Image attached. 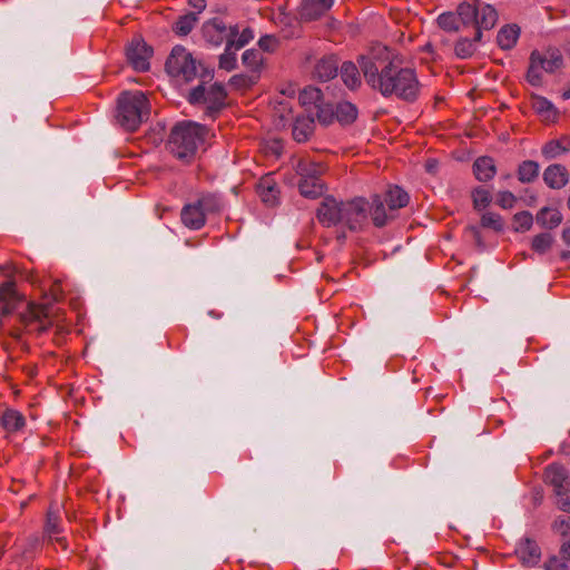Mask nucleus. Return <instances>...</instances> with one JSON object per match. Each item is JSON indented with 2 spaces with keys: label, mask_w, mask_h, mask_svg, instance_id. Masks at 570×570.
<instances>
[{
  "label": "nucleus",
  "mask_w": 570,
  "mask_h": 570,
  "mask_svg": "<svg viewBox=\"0 0 570 570\" xmlns=\"http://www.w3.org/2000/svg\"><path fill=\"white\" fill-rule=\"evenodd\" d=\"M542 72L543 69L530 56L527 71V81L533 87H540L543 81Z\"/></svg>",
  "instance_id": "nucleus-42"
},
{
  "label": "nucleus",
  "mask_w": 570,
  "mask_h": 570,
  "mask_svg": "<svg viewBox=\"0 0 570 570\" xmlns=\"http://www.w3.org/2000/svg\"><path fill=\"white\" fill-rule=\"evenodd\" d=\"M151 55V48L140 38H134L126 50L127 60L136 71L149 69Z\"/></svg>",
  "instance_id": "nucleus-14"
},
{
  "label": "nucleus",
  "mask_w": 570,
  "mask_h": 570,
  "mask_svg": "<svg viewBox=\"0 0 570 570\" xmlns=\"http://www.w3.org/2000/svg\"><path fill=\"white\" fill-rule=\"evenodd\" d=\"M423 50H424V51H426V52H429V53H431V55L434 52L432 43H426V45L423 47Z\"/></svg>",
  "instance_id": "nucleus-56"
},
{
  "label": "nucleus",
  "mask_w": 570,
  "mask_h": 570,
  "mask_svg": "<svg viewBox=\"0 0 570 570\" xmlns=\"http://www.w3.org/2000/svg\"><path fill=\"white\" fill-rule=\"evenodd\" d=\"M1 424L8 432H18L24 426L26 419L17 410H7L1 416Z\"/></svg>",
  "instance_id": "nucleus-31"
},
{
  "label": "nucleus",
  "mask_w": 570,
  "mask_h": 570,
  "mask_svg": "<svg viewBox=\"0 0 570 570\" xmlns=\"http://www.w3.org/2000/svg\"><path fill=\"white\" fill-rule=\"evenodd\" d=\"M337 239L338 240H344L345 239V234H338L337 235Z\"/></svg>",
  "instance_id": "nucleus-62"
},
{
  "label": "nucleus",
  "mask_w": 570,
  "mask_h": 570,
  "mask_svg": "<svg viewBox=\"0 0 570 570\" xmlns=\"http://www.w3.org/2000/svg\"><path fill=\"white\" fill-rule=\"evenodd\" d=\"M544 481L553 487L558 508L570 513V476L567 470L560 464H550L544 470Z\"/></svg>",
  "instance_id": "nucleus-7"
},
{
  "label": "nucleus",
  "mask_w": 570,
  "mask_h": 570,
  "mask_svg": "<svg viewBox=\"0 0 570 570\" xmlns=\"http://www.w3.org/2000/svg\"><path fill=\"white\" fill-rule=\"evenodd\" d=\"M570 151V136H562L559 139H552L546 142L541 154L546 159H554L564 153Z\"/></svg>",
  "instance_id": "nucleus-26"
},
{
  "label": "nucleus",
  "mask_w": 570,
  "mask_h": 570,
  "mask_svg": "<svg viewBox=\"0 0 570 570\" xmlns=\"http://www.w3.org/2000/svg\"><path fill=\"white\" fill-rule=\"evenodd\" d=\"M298 100L302 106H313L315 109L323 101V95L316 87H306L299 92Z\"/></svg>",
  "instance_id": "nucleus-34"
},
{
  "label": "nucleus",
  "mask_w": 570,
  "mask_h": 570,
  "mask_svg": "<svg viewBox=\"0 0 570 570\" xmlns=\"http://www.w3.org/2000/svg\"><path fill=\"white\" fill-rule=\"evenodd\" d=\"M19 322L29 331L32 330L33 325H37L36 331L39 333L45 332L51 325L49 321V305L29 303L27 309L19 314Z\"/></svg>",
  "instance_id": "nucleus-12"
},
{
  "label": "nucleus",
  "mask_w": 570,
  "mask_h": 570,
  "mask_svg": "<svg viewBox=\"0 0 570 570\" xmlns=\"http://www.w3.org/2000/svg\"><path fill=\"white\" fill-rule=\"evenodd\" d=\"M544 570H569V567L558 557H550L543 566Z\"/></svg>",
  "instance_id": "nucleus-49"
},
{
  "label": "nucleus",
  "mask_w": 570,
  "mask_h": 570,
  "mask_svg": "<svg viewBox=\"0 0 570 570\" xmlns=\"http://www.w3.org/2000/svg\"><path fill=\"white\" fill-rule=\"evenodd\" d=\"M338 60L335 56H324L314 67V77L321 81L333 79L337 75Z\"/></svg>",
  "instance_id": "nucleus-22"
},
{
  "label": "nucleus",
  "mask_w": 570,
  "mask_h": 570,
  "mask_svg": "<svg viewBox=\"0 0 570 570\" xmlns=\"http://www.w3.org/2000/svg\"><path fill=\"white\" fill-rule=\"evenodd\" d=\"M227 92L220 83H214L208 89L204 85L195 87L188 97L190 104L204 102L207 105V114L213 116L225 106Z\"/></svg>",
  "instance_id": "nucleus-9"
},
{
  "label": "nucleus",
  "mask_w": 570,
  "mask_h": 570,
  "mask_svg": "<svg viewBox=\"0 0 570 570\" xmlns=\"http://www.w3.org/2000/svg\"><path fill=\"white\" fill-rule=\"evenodd\" d=\"M197 22V16L194 12L180 16L174 24V31L179 36H187Z\"/></svg>",
  "instance_id": "nucleus-37"
},
{
  "label": "nucleus",
  "mask_w": 570,
  "mask_h": 570,
  "mask_svg": "<svg viewBox=\"0 0 570 570\" xmlns=\"http://www.w3.org/2000/svg\"><path fill=\"white\" fill-rule=\"evenodd\" d=\"M258 46L263 51L273 52L278 46V40L274 36L266 35L259 39Z\"/></svg>",
  "instance_id": "nucleus-48"
},
{
  "label": "nucleus",
  "mask_w": 570,
  "mask_h": 570,
  "mask_svg": "<svg viewBox=\"0 0 570 570\" xmlns=\"http://www.w3.org/2000/svg\"><path fill=\"white\" fill-rule=\"evenodd\" d=\"M551 529L553 532L568 537L570 535V515L569 517H558L551 524Z\"/></svg>",
  "instance_id": "nucleus-45"
},
{
  "label": "nucleus",
  "mask_w": 570,
  "mask_h": 570,
  "mask_svg": "<svg viewBox=\"0 0 570 570\" xmlns=\"http://www.w3.org/2000/svg\"><path fill=\"white\" fill-rule=\"evenodd\" d=\"M472 200L474 209L482 210L490 205L492 196L487 188L479 186L472 190Z\"/></svg>",
  "instance_id": "nucleus-39"
},
{
  "label": "nucleus",
  "mask_w": 570,
  "mask_h": 570,
  "mask_svg": "<svg viewBox=\"0 0 570 570\" xmlns=\"http://www.w3.org/2000/svg\"><path fill=\"white\" fill-rule=\"evenodd\" d=\"M242 61L250 71H258L263 63V56L257 49H247L242 56Z\"/></svg>",
  "instance_id": "nucleus-38"
},
{
  "label": "nucleus",
  "mask_w": 570,
  "mask_h": 570,
  "mask_svg": "<svg viewBox=\"0 0 570 570\" xmlns=\"http://www.w3.org/2000/svg\"><path fill=\"white\" fill-rule=\"evenodd\" d=\"M0 272L6 276H11L13 267L10 264H4L0 266Z\"/></svg>",
  "instance_id": "nucleus-52"
},
{
  "label": "nucleus",
  "mask_w": 570,
  "mask_h": 570,
  "mask_svg": "<svg viewBox=\"0 0 570 570\" xmlns=\"http://www.w3.org/2000/svg\"><path fill=\"white\" fill-rule=\"evenodd\" d=\"M306 184L308 185V189H312L313 180H312V179H308V181H306Z\"/></svg>",
  "instance_id": "nucleus-63"
},
{
  "label": "nucleus",
  "mask_w": 570,
  "mask_h": 570,
  "mask_svg": "<svg viewBox=\"0 0 570 570\" xmlns=\"http://www.w3.org/2000/svg\"><path fill=\"white\" fill-rule=\"evenodd\" d=\"M244 78L242 76H233L230 78L232 85H240L243 82Z\"/></svg>",
  "instance_id": "nucleus-54"
},
{
  "label": "nucleus",
  "mask_w": 570,
  "mask_h": 570,
  "mask_svg": "<svg viewBox=\"0 0 570 570\" xmlns=\"http://www.w3.org/2000/svg\"><path fill=\"white\" fill-rule=\"evenodd\" d=\"M117 119L122 128L135 131L149 115V102L141 91H125L118 98Z\"/></svg>",
  "instance_id": "nucleus-5"
},
{
  "label": "nucleus",
  "mask_w": 570,
  "mask_h": 570,
  "mask_svg": "<svg viewBox=\"0 0 570 570\" xmlns=\"http://www.w3.org/2000/svg\"><path fill=\"white\" fill-rule=\"evenodd\" d=\"M262 202L267 206H275L278 202L279 190L272 175L262 177L256 187Z\"/></svg>",
  "instance_id": "nucleus-19"
},
{
  "label": "nucleus",
  "mask_w": 570,
  "mask_h": 570,
  "mask_svg": "<svg viewBox=\"0 0 570 570\" xmlns=\"http://www.w3.org/2000/svg\"><path fill=\"white\" fill-rule=\"evenodd\" d=\"M533 217L529 212H520L513 216V228L515 232H527L532 227Z\"/></svg>",
  "instance_id": "nucleus-43"
},
{
  "label": "nucleus",
  "mask_w": 570,
  "mask_h": 570,
  "mask_svg": "<svg viewBox=\"0 0 570 570\" xmlns=\"http://www.w3.org/2000/svg\"><path fill=\"white\" fill-rule=\"evenodd\" d=\"M470 229L475 235V237H479V230L475 227H471Z\"/></svg>",
  "instance_id": "nucleus-61"
},
{
  "label": "nucleus",
  "mask_w": 570,
  "mask_h": 570,
  "mask_svg": "<svg viewBox=\"0 0 570 570\" xmlns=\"http://www.w3.org/2000/svg\"><path fill=\"white\" fill-rule=\"evenodd\" d=\"M562 239L567 245H570V225H568L563 228Z\"/></svg>",
  "instance_id": "nucleus-51"
},
{
  "label": "nucleus",
  "mask_w": 570,
  "mask_h": 570,
  "mask_svg": "<svg viewBox=\"0 0 570 570\" xmlns=\"http://www.w3.org/2000/svg\"><path fill=\"white\" fill-rule=\"evenodd\" d=\"M540 171V166L534 160H524L518 167V179L523 184H530L534 181Z\"/></svg>",
  "instance_id": "nucleus-32"
},
{
  "label": "nucleus",
  "mask_w": 570,
  "mask_h": 570,
  "mask_svg": "<svg viewBox=\"0 0 570 570\" xmlns=\"http://www.w3.org/2000/svg\"><path fill=\"white\" fill-rule=\"evenodd\" d=\"M341 78L345 86L351 90L357 89L362 81L358 68L351 61H345L341 67Z\"/></svg>",
  "instance_id": "nucleus-29"
},
{
  "label": "nucleus",
  "mask_w": 570,
  "mask_h": 570,
  "mask_svg": "<svg viewBox=\"0 0 570 570\" xmlns=\"http://www.w3.org/2000/svg\"><path fill=\"white\" fill-rule=\"evenodd\" d=\"M517 203V197L511 191H499L497 194V204L503 209H511Z\"/></svg>",
  "instance_id": "nucleus-47"
},
{
  "label": "nucleus",
  "mask_w": 570,
  "mask_h": 570,
  "mask_svg": "<svg viewBox=\"0 0 570 570\" xmlns=\"http://www.w3.org/2000/svg\"><path fill=\"white\" fill-rule=\"evenodd\" d=\"M552 244H553L552 235L549 233H541L533 237L532 243H531V248L535 253L543 255L551 248Z\"/></svg>",
  "instance_id": "nucleus-40"
},
{
  "label": "nucleus",
  "mask_w": 570,
  "mask_h": 570,
  "mask_svg": "<svg viewBox=\"0 0 570 570\" xmlns=\"http://www.w3.org/2000/svg\"><path fill=\"white\" fill-rule=\"evenodd\" d=\"M560 554L563 559H567L570 561V541L568 542H564L562 546H561V549H560Z\"/></svg>",
  "instance_id": "nucleus-50"
},
{
  "label": "nucleus",
  "mask_w": 570,
  "mask_h": 570,
  "mask_svg": "<svg viewBox=\"0 0 570 570\" xmlns=\"http://www.w3.org/2000/svg\"><path fill=\"white\" fill-rule=\"evenodd\" d=\"M562 98L564 100L570 99V87L562 92Z\"/></svg>",
  "instance_id": "nucleus-58"
},
{
  "label": "nucleus",
  "mask_w": 570,
  "mask_h": 570,
  "mask_svg": "<svg viewBox=\"0 0 570 570\" xmlns=\"http://www.w3.org/2000/svg\"><path fill=\"white\" fill-rule=\"evenodd\" d=\"M537 223L548 229H553L558 227L562 222V215L558 209H551L548 207H543L537 214Z\"/></svg>",
  "instance_id": "nucleus-30"
},
{
  "label": "nucleus",
  "mask_w": 570,
  "mask_h": 570,
  "mask_svg": "<svg viewBox=\"0 0 570 570\" xmlns=\"http://www.w3.org/2000/svg\"><path fill=\"white\" fill-rule=\"evenodd\" d=\"M530 56L546 72H554L563 65L562 55L558 49H548L543 52L534 50Z\"/></svg>",
  "instance_id": "nucleus-18"
},
{
  "label": "nucleus",
  "mask_w": 570,
  "mask_h": 570,
  "mask_svg": "<svg viewBox=\"0 0 570 570\" xmlns=\"http://www.w3.org/2000/svg\"><path fill=\"white\" fill-rule=\"evenodd\" d=\"M207 130L204 126L194 122L176 125L167 142L169 151L177 159L190 161L200 144L204 142Z\"/></svg>",
  "instance_id": "nucleus-4"
},
{
  "label": "nucleus",
  "mask_w": 570,
  "mask_h": 570,
  "mask_svg": "<svg viewBox=\"0 0 570 570\" xmlns=\"http://www.w3.org/2000/svg\"><path fill=\"white\" fill-rule=\"evenodd\" d=\"M357 117V109L356 107L347 101H343L336 105L335 107V118L341 124H351L353 122Z\"/></svg>",
  "instance_id": "nucleus-33"
},
{
  "label": "nucleus",
  "mask_w": 570,
  "mask_h": 570,
  "mask_svg": "<svg viewBox=\"0 0 570 570\" xmlns=\"http://www.w3.org/2000/svg\"><path fill=\"white\" fill-rule=\"evenodd\" d=\"M196 203L199 205L205 216L210 213H218L223 208L222 199L214 194L203 195Z\"/></svg>",
  "instance_id": "nucleus-36"
},
{
  "label": "nucleus",
  "mask_w": 570,
  "mask_h": 570,
  "mask_svg": "<svg viewBox=\"0 0 570 570\" xmlns=\"http://www.w3.org/2000/svg\"><path fill=\"white\" fill-rule=\"evenodd\" d=\"M315 118L312 115L299 116L295 119L293 125L292 135L297 142L307 141L314 132Z\"/></svg>",
  "instance_id": "nucleus-23"
},
{
  "label": "nucleus",
  "mask_w": 570,
  "mask_h": 570,
  "mask_svg": "<svg viewBox=\"0 0 570 570\" xmlns=\"http://www.w3.org/2000/svg\"><path fill=\"white\" fill-rule=\"evenodd\" d=\"M9 334L12 337L19 338L21 336V328H12L10 330Z\"/></svg>",
  "instance_id": "nucleus-55"
},
{
  "label": "nucleus",
  "mask_w": 570,
  "mask_h": 570,
  "mask_svg": "<svg viewBox=\"0 0 570 570\" xmlns=\"http://www.w3.org/2000/svg\"><path fill=\"white\" fill-rule=\"evenodd\" d=\"M368 202V216L375 227L382 228L395 218L393 213H390L386 203L383 200V196L375 194L371 196Z\"/></svg>",
  "instance_id": "nucleus-15"
},
{
  "label": "nucleus",
  "mask_w": 570,
  "mask_h": 570,
  "mask_svg": "<svg viewBox=\"0 0 570 570\" xmlns=\"http://www.w3.org/2000/svg\"><path fill=\"white\" fill-rule=\"evenodd\" d=\"M438 24L439 27L449 32H456L460 30V27L462 26L461 19L459 13L453 12H444L438 17Z\"/></svg>",
  "instance_id": "nucleus-35"
},
{
  "label": "nucleus",
  "mask_w": 570,
  "mask_h": 570,
  "mask_svg": "<svg viewBox=\"0 0 570 570\" xmlns=\"http://www.w3.org/2000/svg\"><path fill=\"white\" fill-rule=\"evenodd\" d=\"M435 166H436L435 163H431V161L426 163V169L431 173L434 170Z\"/></svg>",
  "instance_id": "nucleus-57"
},
{
  "label": "nucleus",
  "mask_w": 570,
  "mask_h": 570,
  "mask_svg": "<svg viewBox=\"0 0 570 570\" xmlns=\"http://www.w3.org/2000/svg\"><path fill=\"white\" fill-rule=\"evenodd\" d=\"M520 36V28L517 24H508L502 27L497 36V42L501 49H512Z\"/></svg>",
  "instance_id": "nucleus-28"
},
{
  "label": "nucleus",
  "mask_w": 570,
  "mask_h": 570,
  "mask_svg": "<svg viewBox=\"0 0 570 570\" xmlns=\"http://www.w3.org/2000/svg\"><path fill=\"white\" fill-rule=\"evenodd\" d=\"M334 0H302L299 17L305 21H313L322 17L333 6Z\"/></svg>",
  "instance_id": "nucleus-17"
},
{
  "label": "nucleus",
  "mask_w": 570,
  "mask_h": 570,
  "mask_svg": "<svg viewBox=\"0 0 570 570\" xmlns=\"http://www.w3.org/2000/svg\"><path fill=\"white\" fill-rule=\"evenodd\" d=\"M242 29L239 24L227 26L223 19L213 18L204 22L202 33L205 41L214 47H219L224 42L237 39Z\"/></svg>",
  "instance_id": "nucleus-10"
},
{
  "label": "nucleus",
  "mask_w": 570,
  "mask_h": 570,
  "mask_svg": "<svg viewBox=\"0 0 570 570\" xmlns=\"http://www.w3.org/2000/svg\"><path fill=\"white\" fill-rule=\"evenodd\" d=\"M209 314H210L212 316H216V317H219V316H220V315L216 314L214 311H210V312H209Z\"/></svg>",
  "instance_id": "nucleus-64"
},
{
  "label": "nucleus",
  "mask_w": 570,
  "mask_h": 570,
  "mask_svg": "<svg viewBox=\"0 0 570 570\" xmlns=\"http://www.w3.org/2000/svg\"><path fill=\"white\" fill-rule=\"evenodd\" d=\"M481 225L485 228H491L495 232L503 229V220L499 214L485 213L481 217Z\"/></svg>",
  "instance_id": "nucleus-44"
},
{
  "label": "nucleus",
  "mask_w": 570,
  "mask_h": 570,
  "mask_svg": "<svg viewBox=\"0 0 570 570\" xmlns=\"http://www.w3.org/2000/svg\"><path fill=\"white\" fill-rule=\"evenodd\" d=\"M180 217L183 224L190 229H199L206 223V216L197 203L185 205Z\"/></svg>",
  "instance_id": "nucleus-21"
},
{
  "label": "nucleus",
  "mask_w": 570,
  "mask_h": 570,
  "mask_svg": "<svg viewBox=\"0 0 570 570\" xmlns=\"http://www.w3.org/2000/svg\"><path fill=\"white\" fill-rule=\"evenodd\" d=\"M166 71L175 78L186 82L193 80L197 75L196 61L184 47L176 46L166 60Z\"/></svg>",
  "instance_id": "nucleus-8"
},
{
  "label": "nucleus",
  "mask_w": 570,
  "mask_h": 570,
  "mask_svg": "<svg viewBox=\"0 0 570 570\" xmlns=\"http://www.w3.org/2000/svg\"><path fill=\"white\" fill-rule=\"evenodd\" d=\"M462 27H472L473 38H460L454 46L455 56L468 59L476 51L478 43L482 40V31L491 30L498 22V12L491 6L481 0H469L458 6Z\"/></svg>",
  "instance_id": "nucleus-2"
},
{
  "label": "nucleus",
  "mask_w": 570,
  "mask_h": 570,
  "mask_svg": "<svg viewBox=\"0 0 570 570\" xmlns=\"http://www.w3.org/2000/svg\"><path fill=\"white\" fill-rule=\"evenodd\" d=\"M23 299V296L17 291L14 279H8L0 284V328L4 326L6 318L18 308Z\"/></svg>",
  "instance_id": "nucleus-13"
},
{
  "label": "nucleus",
  "mask_w": 570,
  "mask_h": 570,
  "mask_svg": "<svg viewBox=\"0 0 570 570\" xmlns=\"http://www.w3.org/2000/svg\"><path fill=\"white\" fill-rule=\"evenodd\" d=\"M561 258L562 259H569L570 258V250H564L561 253Z\"/></svg>",
  "instance_id": "nucleus-59"
},
{
  "label": "nucleus",
  "mask_w": 570,
  "mask_h": 570,
  "mask_svg": "<svg viewBox=\"0 0 570 570\" xmlns=\"http://www.w3.org/2000/svg\"><path fill=\"white\" fill-rule=\"evenodd\" d=\"M254 37V31L250 27L242 28L237 39L227 42L224 52L219 56L218 67L226 71L234 70L237 67L236 52L249 43Z\"/></svg>",
  "instance_id": "nucleus-11"
},
{
  "label": "nucleus",
  "mask_w": 570,
  "mask_h": 570,
  "mask_svg": "<svg viewBox=\"0 0 570 570\" xmlns=\"http://www.w3.org/2000/svg\"><path fill=\"white\" fill-rule=\"evenodd\" d=\"M531 107L543 121L553 122L558 117L554 106L542 96L532 95Z\"/></svg>",
  "instance_id": "nucleus-24"
},
{
  "label": "nucleus",
  "mask_w": 570,
  "mask_h": 570,
  "mask_svg": "<svg viewBox=\"0 0 570 570\" xmlns=\"http://www.w3.org/2000/svg\"><path fill=\"white\" fill-rule=\"evenodd\" d=\"M315 117L322 125H330L335 118V108L331 104L323 101L315 108Z\"/></svg>",
  "instance_id": "nucleus-41"
},
{
  "label": "nucleus",
  "mask_w": 570,
  "mask_h": 570,
  "mask_svg": "<svg viewBox=\"0 0 570 570\" xmlns=\"http://www.w3.org/2000/svg\"><path fill=\"white\" fill-rule=\"evenodd\" d=\"M51 540H55L58 544H60L62 547L63 550L67 549V541H66V538L63 537H56V538H50Z\"/></svg>",
  "instance_id": "nucleus-53"
},
{
  "label": "nucleus",
  "mask_w": 570,
  "mask_h": 570,
  "mask_svg": "<svg viewBox=\"0 0 570 570\" xmlns=\"http://www.w3.org/2000/svg\"><path fill=\"white\" fill-rule=\"evenodd\" d=\"M46 532L50 535V538L52 537V534H57L60 532L59 515L57 512L52 511L51 508L47 513Z\"/></svg>",
  "instance_id": "nucleus-46"
},
{
  "label": "nucleus",
  "mask_w": 570,
  "mask_h": 570,
  "mask_svg": "<svg viewBox=\"0 0 570 570\" xmlns=\"http://www.w3.org/2000/svg\"><path fill=\"white\" fill-rule=\"evenodd\" d=\"M316 216L325 227L342 225L351 232H357L367 223L368 202L363 197H355L347 202L325 197L317 208Z\"/></svg>",
  "instance_id": "nucleus-3"
},
{
  "label": "nucleus",
  "mask_w": 570,
  "mask_h": 570,
  "mask_svg": "<svg viewBox=\"0 0 570 570\" xmlns=\"http://www.w3.org/2000/svg\"><path fill=\"white\" fill-rule=\"evenodd\" d=\"M195 7L199 10L204 9L205 8L204 0H199L198 2H196Z\"/></svg>",
  "instance_id": "nucleus-60"
},
{
  "label": "nucleus",
  "mask_w": 570,
  "mask_h": 570,
  "mask_svg": "<svg viewBox=\"0 0 570 570\" xmlns=\"http://www.w3.org/2000/svg\"><path fill=\"white\" fill-rule=\"evenodd\" d=\"M383 196V200L386 203L390 213H395L405 207L409 204L410 197L405 190L399 186L390 187Z\"/></svg>",
  "instance_id": "nucleus-25"
},
{
  "label": "nucleus",
  "mask_w": 570,
  "mask_h": 570,
  "mask_svg": "<svg viewBox=\"0 0 570 570\" xmlns=\"http://www.w3.org/2000/svg\"><path fill=\"white\" fill-rule=\"evenodd\" d=\"M295 170L299 176L298 189L302 196L315 199L325 193L322 176L326 171V166L323 163L307 157L301 158L295 165Z\"/></svg>",
  "instance_id": "nucleus-6"
},
{
  "label": "nucleus",
  "mask_w": 570,
  "mask_h": 570,
  "mask_svg": "<svg viewBox=\"0 0 570 570\" xmlns=\"http://www.w3.org/2000/svg\"><path fill=\"white\" fill-rule=\"evenodd\" d=\"M358 63L367 85L384 97L413 102L420 92V82L412 68L402 67L393 52L384 45H373Z\"/></svg>",
  "instance_id": "nucleus-1"
},
{
  "label": "nucleus",
  "mask_w": 570,
  "mask_h": 570,
  "mask_svg": "<svg viewBox=\"0 0 570 570\" xmlns=\"http://www.w3.org/2000/svg\"><path fill=\"white\" fill-rule=\"evenodd\" d=\"M473 173L479 181H488L492 179L497 173L493 158L488 156L476 158L473 164Z\"/></svg>",
  "instance_id": "nucleus-27"
},
{
  "label": "nucleus",
  "mask_w": 570,
  "mask_h": 570,
  "mask_svg": "<svg viewBox=\"0 0 570 570\" xmlns=\"http://www.w3.org/2000/svg\"><path fill=\"white\" fill-rule=\"evenodd\" d=\"M515 556L523 566L534 567L541 559V549L534 540L523 538L515 548Z\"/></svg>",
  "instance_id": "nucleus-16"
},
{
  "label": "nucleus",
  "mask_w": 570,
  "mask_h": 570,
  "mask_svg": "<svg viewBox=\"0 0 570 570\" xmlns=\"http://www.w3.org/2000/svg\"><path fill=\"white\" fill-rule=\"evenodd\" d=\"M543 180L550 188L560 189L568 184L569 173L563 165L553 164L544 169Z\"/></svg>",
  "instance_id": "nucleus-20"
}]
</instances>
